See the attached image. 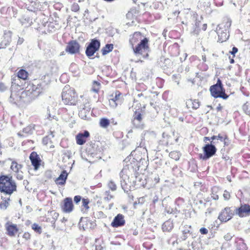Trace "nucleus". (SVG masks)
<instances>
[{
    "label": "nucleus",
    "instance_id": "nucleus-1",
    "mask_svg": "<svg viewBox=\"0 0 250 250\" xmlns=\"http://www.w3.org/2000/svg\"><path fill=\"white\" fill-rule=\"evenodd\" d=\"M26 83L27 86L25 89H23V88H21L23 90V103L43 94L44 88L42 81L40 79H35L27 81Z\"/></svg>",
    "mask_w": 250,
    "mask_h": 250
},
{
    "label": "nucleus",
    "instance_id": "nucleus-2",
    "mask_svg": "<svg viewBox=\"0 0 250 250\" xmlns=\"http://www.w3.org/2000/svg\"><path fill=\"white\" fill-rule=\"evenodd\" d=\"M17 191V185L12 176L1 175L0 176V191L5 194L11 195Z\"/></svg>",
    "mask_w": 250,
    "mask_h": 250
},
{
    "label": "nucleus",
    "instance_id": "nucleus-3",
    "mask_svg": "<svg viewBox=\"0 0 250 250\" xmlns=\"http://www.w3.org/2000/svg\"><path fill=\"white\" fill-rule=\"evenodd\" d=\"M62 101L66 105H75L77 102L78 94L74 88L65 85L62 93Z\"/></svg>",
    "mask_w": 250,
    "mask_h": 250
},
{
    "label": "nucleus",
    "instance_id": "nucleus-4",
    "mask_svg": "<svg viewBox=\"0 0 250 250\" xmlns=\"http://www.w3.org/2000/svg\"><path fill=\"white\" fill-rule=\"evenodd\" d=\"M209 90L211 95L214 98H221L227 99L229 95L226 94L225 89L220 79H218L217 83L210 87Z\"/></svg>",
    "mask_w": 250,
    "mask_h": 250
},
{
    "label": "nucleus",
    "instance_id": "nucleus-5",
    "mask_svg": "<svg viewBox=\"0 0 250 250\" xmlns=\"http://www.w3.org/2000/svg\"><path fill=\"white\" fill-rule=\"evenodd\" d=\"M215 141H211L210 144L205 145L202 148L203 154H200L199 157L202 160H207L213 156L216 153L217 148L215 145Z\"/></svg>",
    "mask_w": 250,
    "mask_h": 250
},
{
    "label": "nucleus",
    "instance_id": "nucleus-6",
    "mask_svg": "<svg viewBox=\"0 0 250 250\" xmlns=\"http://www.w3.org/2000/svg\"><path fill=\"white\" fill-rule=\"evenodd\" d=\"M14 81L13 80L12 82V87L9 100L13 104H18L23 102L22 91L18 90V87H21V86L16 84Z\"/></svg>",
    "mask_w": 250,
    "mask_h": 250
},
{
    "label": "nucleus",
    "instance_id": "nucleus-7",
    "mask_svg": "<svg viewBox=\"0 0 250 250\" xmlns=\"http://www.w3.org/2000/svg\"><path fill=\"white\" fill-rule=\"evenodd\" d=\"M132 123L134 125L135 122L137 121L139 124H140L143 119V116L145 114L146 105L141 104L140 103L136 101L135 102Z\"/></svg>",
    "mask_w": 250,
    "mask_h": 250
},
{
    "label": "nucleus",
    "instance_id": "nucleus-8",
    "mask_svg": "<svg viewBox=\"0 0 250 250\" xmlns=\"http://www.w3.org/2000/svg\"><path fill=\"white\" fill-rule=\"evenodd\" d=\"M149 40L146 37H144L138 44L132 47L134 53L135 54L142 55L144 53L148 50Z\"/></svg>",
    "mask_w": 250,
    "mask_h": 250
},
{
    "label": "nucleus",
    "instance_id": "nucleus-9",
    "mask_svg": "<svg viewBox=\"0 0 250 250\" xmlns=\"http://www.w3.org/2000/svg\"><path fill=\"white\" fill-rule=\"evenodd\" d=\"M61 208L63 213H70L74 209V205L71 197H66L61 204Z\"/></svg>",
    "mask_w": 250,
    "mask_h": 250
},
{
    "label": "nucleus",
    "instance_id": "nucleus-10",
    "mask_svg": "<svg viewBox=\"0 0 250 250\" xmlns=\"http://www.w3.org/2000/svg\"><path fill=\"white\" fill-rule=\"evenodd\" d=\"M100 47V42L96 39H92L87 46L85 54L88 57L92 56L99 50Z\"/></svg>",
    "mask_w": 250,
    "mask_h": 250
},
{
    "label": "nucleus",
    "instance_id": "nucleus-11",
    "mask_svg": "<svg viewBox=\"0 0 250 250\" xmlns=\"http://www.w3.org/2000/svg\"><path fill=\"white\" fill-rule=\"evenodd\" d=\"M216 32L218 36V41L220 42H226L229 39V32L226 26L223 24L218 25Z\"/></svg>",
    "mask_w": 250,
    "mask_h": 250
},
{
    "label": "nucleus",
    "instance_id": "nucleus-12",
    "mask_svg": "<svg viewBox=\"0 0 250 250\" xmlns=\"http://www.w3.org/2000/svg\"><path fill=\"white\" fill-rule=\"evenodd\" d=\"M234 215V212L230 207H226L222 210L218 216V219L221 222H227Z\"/></svg>",
    "mask_w": 250,
    "mask_h": 250
},
{
    "label": "nucleus",
    "instance_id": "nucleus-13",
    "mask_svg": "<svg viewBox=\"0 0 250 250\" xmlns=\"http://www.w3.org/2000/svg\"><path fill=\"white\" fill-rule=\"evenodd\" d=\"M80 47V43L76 40H71L67 43L65 51L71 54H79Z\"/></svg>",
    "mask_w": 250,
    "mask_h": 250
},
{
    "label": "nucleus",
    "instance_id": "nucleus-14",
    "mask_svg": "<svg viewBox=\"0 0 250 250\" xmlns=\"http://www.w3.org/2000/svg\"><path fill=\"white\" fill-rule=\"evenodd\" d=\"M235 213L241 218L250 216V205L248 204H241L239 208H236Z\"/></svg>",
    "mask_w": 250,
    "mask_h": 250
},
{
    "label": "nucleus",
    "instance_id": "nucleus-15",
    "mask_svg": "<svg viewBox=\"0 0 250 250\" xmlns=\"http://www.w3.org/2000/svg\"><path fill=\"white\" fill-rule=\"evenodd\" d=\"M5 228L7 235L10 237L15 236L19 230L18 226L10 221L5 223Z\"/></svg>",
    "mask_w": 250,
    "mask_h": 250
},
{
    "label": "nucleus",
    "instance_id": "nucleus-16",
    "mask_svg": "<svg viewBox=\"0 0 250 250\" xmlns=\"http://www.w3.org/2000/svg\"><path fill=\"white\" fill-rule=\"evenodd\" d=\"M29 159L34 170H38L40 167L42 163V160L39 155L36 152L33 151L29 156Z\"/></svg>",
    "mask_w": 250,
    "mask_h": 250
},
{
    "label": "nucleus",
    "instance_id": "nucleus-17",
    "mask_svg": "<svg viewBox=\"0 0 250 250\" xmlns=\"http://www.w3.org/2000/svg\"><path fill=\"white\" fill-rule=\"evenodd\" d=\"M144 38L142 33L137 31L135 32L131 36L129 39V43L132 48L138 44Z\"/></svg>",
    "mask_w": 250,
    "mask_h": 250
},
{
    "label": "nucleus",
    "instance_id": "nucleus-18",
    "mask_svg": "<svg viewBox=\"0 0 250 250\" xmlns=\"http://www.w3.org/2000/svg\"><path fill=\"white\" fill-rule=\"evenodd\" d=\"M89 136V132L87 130H85L83 133H78L76 136V141L77 144L79 145H83L84 144Z\"/></svg>",
    "mask_w": 250,
    "mask_h": 250
},
{
    "label": "nucleus",
    "instance_id": "nucleus-19",
    "mask_svg": "<svg viewBox=\"0 0 250 250\" xmlns=\"http://www.w3.org/2000/svg\"><path fill=\"white\" fill-rule=\"evenodd\" d=\"M124 216L121 214H118L115 217L111 223V226L113 228H118L123 226L125 224Z\"/></svg>",
    "mask_w": 250,
    "mask_h": 250
},
{
    "label": "nucleus",
    "instance_id": "nucleus-20",
    "mask_svg": "<svg viewBox=\"0 0 250 250\" xmlns=\"http://www.w3.org/2000/svg\"><path fill=\"white\" fill-rule=\"evenodd\" d=\"M12 32L11 31H6L4 33L3 39L0 43V45L4 48L9 45L11 42Z\"/></svg>",
    "mask_w": 250,
    "mask_h": 250
},
{
    "label": "nucleus",
    "instance_id": "nucleus-21",
    "mask_svg": "<svg viewBox=\"0 0 250 250\" xmlns=\"http://www.w3.org/2000/svg\"><path fill=\"white\" fill-rule=\"evenodd\" d=\"M210 139L212 141H213L215 140H220L221 142H223L224 146H226L229 145V137L226 134L223 135L219 134L218 135H213L210 137Z\"/></svg>",
    "mask_w": 250,
    "mask_h": 250
},
{
    "label": "nucleus",
    "instance_id": "nucleus-22",
    "mask_svg": "<svg viewBox=\"0 0 250 250\" xmlns=\"http://www.w3.org/2000/svg\"><path fill=\"white\" fill-rule=\"evenodd\" d=\"M67 175L68 174L65 170L62 171L59 177L55 180L56 184L58 185H64L66 183Z\"/></svg>",
    "mask_w": 250,
    "mask_h": 250
},
{
    "label": "nucleus",
    "instance_id": "nucleus-23",
    "mask_svg": "<svg viewBox=\"0 0 250 250\" xmlns=\"http://www.w3.org/2000/svg\"><path fill=\"white\" fill-rule=\"evenodd\" d=\"M186 104L188 108L197 109L200 106V103L198 100L188 99L186 102Z\"/></svg>",
    "mask_w": 250,
    "mask_h": 250
},
{
    "label": "nucleus",
    "instance_id": "nucleus-24",
    "mask_svg": "<svg viewBox=\"0 0 250 250\" xmlns=\"http://www.w3.org/2000/svg\"><path fill=\"white\" fill-rule=\"evenodd\" d=\"M115 94V97L109 100L110 105L113 107H116L117 106V102L120 100L122 96V93L119 91H116Z\"/></svg>",
    "mask_w": 250,
    "mask_h": 250
},
{
    "label": "nucleus",
    "instance_id": "nucleus-25",
    "mask_svg": "<svg viewBox=\"0 0 250 250\" xmlns=\"http://www.w3.org/2000/svg\"><path fill=\"white\" fill-rule=\"evenodd\" d=\"M59 215V214L58 213L54 211H51L49 214L50 217H48L46 219V221L47 222H50L52 224V226L53 227V228L56 227L55 222L57 220Z\"/></svg>",
    "mask_w": 250,
    "mask_h": 250
},
{
    "label": "nucleus",
    "instance_id": "nucleus-26",
    "mask_svg": "<svg viewBox=\"0 0 250 250\" xmlns=\"http://www.w3.org/2000/svg\"><path fill=\"white\" fill-rule=\"evenodd\" d=\"M17 76L20 79L26 81L28 79L29 74L26 70L20 69L17 73Z\"/></svg>",
    "mask_w": 250,
    "mask_h": 250
},
{
    "label": "nucleus",
    "instance_id": "nucleus-27",
    "mask_svg": "<svg viewBox=\"0 0 250 250\" xmlns=\"http://www.w3.org/2000/svg\"><path fill=\"white\" fill-rule=\"evenodd\" d=\"M22 166L19 164L16 161H12L10 166V169L14 172L18 173Z\"/></svg>",
    "mask_w": 250,
    "mask_h": 250
},
{
    "label": "nucleus",
    "instance_id": "nucleus-28",
    "mask_svg": "<svg viewBox=\"0 0 250 250\" xmlns=\"http://www.w3.org/2000/svg\"><path fill=\"white\" fill-rule=\"evenodd\" d=\"M113 49V44H106L101 50L103 55H105Z\"/></svg>",
    "mask_w": 250,
    "mask_h": 250
},
{
    "label": "nucleus",
    "instance_id": "nucleus-29",
    "mask_svg": "<svg viewBox=\"0 0 250 250\" xmlns=\"http://www.w3.org/2000/svg\"><path fill=\"white\" fill-rule=\"evenodd\" d=\"M110 125V121L106 118H102L99 121V125L102 128H107Z\"/></svg>",
    "mask_w": 250,
    "mask_h": 250
},
{
    "label": "nucleus",
    "instance_id": "nucleus-30",
    "mask_svg": "<svg viewBox=\"0 0 250 250\" xmlns=\"http://www.w3.org/2000/svg\"><path fill=\"white\" fill-rule=\"evenodd\" d=\"M101 88L100 83L94 81L92 82V91L96 93H98Z\"/></svg>",
    "mask_w": 250,
    "mask_h": 250
},
{
    "label": "nucleus",
    "instance_id": "nucleus-31",
    "mask_svg": "<svg viewBox=\"0 0 250 250\" xmlns=\"http://www.w3.org/2000/svg\"><path fill=\"white\" fill-rule=\"evenodd\" d=\"M169 51L171 52V55H174L179 53V47L177 43H174L168 47Z\"/></svg>",
    "mask_w": 250,
    "mask_h": 250
},
{
    "label": "nucleus",
    "instance_id": "nucleus-32",
    "mask_svg": "<svg viewBox=\"0 0 250 250\" xmlns=\"http://www.w3.org/2000/svg\"><path fill=\"white\" fill-rule=\"evenodd\" d=\"M173 228V225L171 223L168 221L165 222L162 225V229L164 231H169Z\"/></svg>",
    "mask_w": 250,
    "mask_h": 250
},
{
    "label": "nucleus",
    "instance_id": "nucleus-33",
    "mask_svg": "<svg viewBox=\"0 0 250 250\" xmlns=\"http://www.w3.org/2000/svg\"><path fill=\"white\" fill-rule=\"evenodd\" d=\"M180 153L178 151H173L169 153V156L171 158L176 161H178L179 160L180 158Z\"/></svg>",
    "mask_w": 250,
    "mask_h": 250
},
{
    "label": "nucleus",
    "instance_id": "nucleus-34",
    "mask_svg": "<svg viewBox=\"0 0 250 250\" xmlns=\"http://www.w3.org/2000/svg\"><path fill=\"white\" fill-rule=\"evenodd\" d=\"M32 229H33L35 232L39 234H41L42 233V227L39 226L38 224L36 223H34L32 225Z\"/></svg>",
    "mask_w": 250,
    "mask_h": 250
},
{
    "label": "nucleus",
    "instance_id": "nucleus-35",
    "mask_svg": "<svg viewBox=\"0 0 250 250\" xmlns=\"http://www.w3.org/2000/svg\"><path fill=\"white\" fill-rule=\"evenodd\" d=\"M90 201L88 198H83L82 199V205L84 207L85 210H87L89 209V206L88 204Z\"/></svg>",
    "mask_w": 250,
    "mask_h": 250
},
{
    "label": "nucleus",
    "instance_id": "nucleus-36",
    "mask_svg": "<svg viewBox=\"0 0 250 250\" xmlns=\"http://www.w3.org/2000/svg\"><path fill=\"white\" fill-rule=\"evenodd\" d=\"M243 109L244 112L248 115L250 116V104L246 103L243 106Z\"/></svg>",
    "mask_w": 250,
    "mask_h": 250
},
{
    "label": "nucleus",
    "instance_id": "nucleus-37",
    "mask_svg": "<svg viewBox=\"0 0 250 250\" xmlns=\"http://www.w3.org/2000/svg\"><path fill=\"white\" fill-rule=\"evenodd\" d=\"M42 144L44 145L47 146L49 144H52V141L48 136H45L43 138L42 141Z\"/></svg>",
    "mask_w": 250,
    "mask_h": 250
},
{
    "label": "nucleus",
    "instance_id": "nucleus-38",
    "mask_svg": "<svg viewBox=\"0 0 250 250\" xmlns=\"http://www.w3.org/2000/svg\"><path fill=\"white\" fill-rule=\"evenodd\" d=\"M10 199L8 198L7 200H4V202L0 203V208H6L9 205L8 201Z\"/></svg>",
    "mask_w": 250,
    "mask_h": 250
},
{
    "label": "nucleus",
    "instance_id": "nucleus-39",
    "mask_svg": "<svg viewBox=\"0 0 250 250\" xmlns=\"http://www.w3.org/2000/svg\"><path fill=\"white\" fill-rule=\"evenodd\" d=\"M71 11L75 12H77L79 11V10H80V7H79V4L77 3H74L71 5Z\"/></svg>",
    "mask_w": 250,
    "mask_h": 250
},
{
    "label": "nucleus",
    "instance_id": "nucleus-40",
    "mask_svg": "<svg viewBox=\"0 0 250 250\" xmlns=\"http://www.w3.org/2000/svg\"><path fill=\"white\" fill-rule=\"evenodd\" d=\"M223 196L225 200H229L231 197L229 192L227 190H225L224 191Z\"/></svg>",
    "mask_w": 250,
    "mask_h": 250
},
{
    "label": "nucleus",
    "instance_id": "nucleus-41",
    "mask_svg": "<svg viewBox=\"0 0 250 250\" xmlns=\"http://www.w3.org/2000/svg\"><path fill=\"white\" fill-rule=\"evenodd\" d=\"M108 186L109 187V188L112 190V191H114L116 189V184L114 183V182L112 181H110L108 184Z\"/></svg>",
    "mask_w": 250,
    "mask_h": 250
},
{
    "label": "nucleus",
    "instance_id": "nucleus-42",
    "mask_svg": "<svg viewBox=\"0 0 250 250\" xmlns=\"http://www.w3.org/2000/svg\"><path fill=\"white\" fill-rule=\"evenodd\" d=\"M22 238L26 241L29 240L31 239V234L28 232H25L22 235Z\"/></svg>",
    "mask_w": 250,
    "mask_h": 250
},
{
    "label": "nucleus",
    "instance_id": "nucleus-43",
    "mask_svg": "<svg viewBox=\"0 0 250 250\" xmlns=\"http://www.w3.org/2000/svg\"><path fill=\"white\" fill-rule=\"evenodd\" d=\"M105 195L106 196L104 197V199L107 201L111 200L113 197V196L110 194L109 192L106 191L105 192Z\"/></svg>",
    "mask_w": 250,
    "mask_h": 250
},
{
    "label": "nucleus",
    "instance_id": "nucleus-44",
    "mask_svg": "<svg viewBox=\"0 0 250 250\" xmlns=\"http://www.w3.org/2000/svg\"><path fill=\"white\" fill-rule=\"evenodd\" d=\"M82 199V197L80 195H76L74 197V201L75 203L77 204L80 202Z\"/></svg>",
    "mask_w": 250,
    "mask_h": 250
},
{
    "label": "nucleus",
    "instance_id": "nucleus-45",
    "mask_svg": "<svg viewBox=\"0 0 250 250\" xmlns=\"http://www.w3.org/2000/svg\"><path fill=\"white\" fill-rule=\"evenodd\" d=\"M200 232L202 234H207L208 233V230L205 228H202L200 229Z\"/></svg>",
    "mask_w": 250,
    "mask_h": 250
},
{
    "label": "nucleus",
    "instance_id": "nucleus-46",
    "mask_svg": "<svg viewBox=\"0 0 250 250\" xmlns=\"http://www.w3.org/2000/svg\"><path fill=\"white\" fill-rule=\"evenodd\" d=\"M238 52V49L236 47L232 48V51L230 52L231 54L233 55V57L235 56V54Z\"/></svg>",
    "mask_w": 250,
    "mask_h": 250
},
{
    "label": "nucleus",
    "instance_id": "nucleus-47",
    "mask_svg": "<svg viewBox=\"0 0 250 250\" xmlns=\"http://www.w3.org/2000/svg\"><path fill=\"white\" fill-rule=\"evenodd\" d=\"M133 15V13L132 11H129L126 14V17L128 19L131 20L132 19Z\"/></svg>",
    "mask_w": 250,
    "mask_h": 250
},
{
    "label": "nucleus",
    "instance_id": "nucleus-48",
    "mask_svg": "<svg viewBox=\"0 0 250 250\" xmlns=\"http://www.w3.org/2000/svg\"><path fill=\"white\" fill-rule=\"evenodd\" d=\"M223 109V106L220 104H219L217 107H216V110L217 112H221L222 111Z\"/></svg>",
    "mask_w": 250,
    "mask_h": 250
},
{
    "label": "nucleus",
    "instance_id": "nucleus-49",
    "mask_svg": "<svg viewBox=\"0 0 250 250\" xmlns=\"http://www.w3.org/2000/svg\"><path fill=\"white\" fill-rule=\"evenodd\" d=\"M103 248L101 247V246H96L95 247V250H102Z\"/></svg>",
    "mask_w": 250,
    "mask_h": 250
},
{
    "label": "nucleus",
    "instance_id": "nucleus-50",
    "mask_svg": "<svg viewBox=\"0 0 250 250\" xmlns=\"http://www.w3.org/2000/svg\"><path fill=\"white\" fill-rule=\"evenodd\" d=\"M207 28V24L206 23L204 24L202 26V29H203V30L205 31V30H206Z\"/></svg>",
    "mask_w": 250,
    "mask_h": 250
},
{
    "label": "nucleus",
    "instance_id": "nucleus-51",
    "mask_svg": "<svg viewBox=\"0 0 250 250\" xmlns=\"http://www.w3.org/2000/svg\"><path fill=\"white\" fill-rule=\"evenodd\" d=\"M210 140H211L210 138H209L208 137H205L204 138V141L205 142H206L208 141H210Z\"/></svg>",
    "mask_w": 250,
    "mask_h": 250
},
{
    "label": "nucleus",
    "instance_id": "nucleus-52",
    "mask_svg": "<svg viewBox=\"0 0 250 250\" xmlns=\"http://www.w3.org/2000/svg\"><path fill=\"white\" fill-rule=\"evenodd\" d=\"M224 238H225L226 240H229V239H230V235H228H228H225V236H224Z\"/></svg>",
    "mask_w": 250,
    "mask_h": 250
},
{
    "label": "nucleus",
    "instance_id": "nucleus-53",
    "mask_svg": "<svg viewBox=\"0 0 250 250\" xmlns=\"http://www.w3.org/2000/svg\"><path fill=\"white\" fill-rule=\"evenodd\" d=\"M229 59H230V63H233L234 62V60L233 58H232V59L229 58Z\"/></svg>",
    "mask_w": 250,
    "mask_h": 250
},
{
    "label": "nucleus",
    "instance_id": "nucleus-54",
    "mask_svg": "<svg viewBox=\"0 0 250 250\" xmlns=\"http://www.w3.org/2000/svg\"><path fill=\"white\" fill-rule=\"evenodd\" d=\"M219 198L218 195H216L215 197H213V199L215 200H218Z\"/></svg>",
    "mask_w": 250,
    "mask_h": 250
},
{
    "label": "nucleus",
    "instance_id": "nucleus-55",
    "mask_svg": "<svg viewBox=\"0 0 250 250\" xmlns=\"http://www.w3.org/2000/svg\"><path fill=\"white\" fill-rule=\"evenodd\" d=\"M64 76H66V74H62V75L61 76V78H60V80L62 81V78H63V77H64Z\"/></svg>",
    "mask_w": 250,
    "mask_h": 250
},
{
    "label": "nucleus",
    "instance_id": "nucleus-56",
    "mask_svg": "<svg viewBox=\"0 0 250 250\" xmlns=\"http://www.w3.org/2000/svg\"><path fill=\"white\" fill-rule=\"evenodd\" d=\"M137 127H139V125H137L136 126Z\"/></svg>",
    "mask_w": 250,
    "mask_h": 250
},
{
    "label": "nucleus",
    "instance_id": "nucleus-57",
    "mask_svg": "<svg viewBox=\"0 0 250 250\" xmlns=\"http://www.w3.org/2000/svg\"><path fill=\"white\" fill-rule=\"evenodd\" d=\"M114 125H116L117 124V123L115 122V123H113Z\"/></svg>",
    "mask_w": 250,
    "mask_h": 250
},
{
    "label": "nucleus",
    "instance_id": "nucleus-58",
    "mask_svg": "<svg viewBox=\"0 0 250 250\" xmlns=\"http://www.w3.org/2000/svg\"><path fill=\"white\" fill-rule=\"evenodd\" d=\"M19 179H22V177H20L19 178Z\"/></svg>",
    "mask_w": 250,
    "mask_h": 250
}]
</instances>
